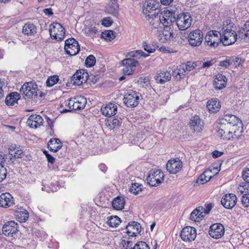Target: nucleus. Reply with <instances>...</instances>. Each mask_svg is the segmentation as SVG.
<instances>
[{
    "label": "nucleus",
    "mask_w": 249,
    "mask_h": 249,
    "mask_svg": "<svg viewBox=\"0 0 249 249\" xmlns=\"http://www.w3.org/2000/svg\"><path fill=\"white\" fill-rule=\"evenodd\" d=\"M233 23L230 20H227L223 23V37L222 43L225 46H228L234 44L237 39L236 33L231 29Z\"/></svg>",
    "instance_id": "1"
},
{
    "label": "nucleus",
    "mask_w": 249,
    "mask_h": 249,
    "mask_svg": "<svg viewBox=\"0 0 249 249\" xmlns=\"http://www.w3.org/2000/svg\"><path fill=\"white\" fill-rule=\"evenodd\" d=\"M243 128L238 127L237 130H232L221 124H220L219 129L217 131L216 135L223 140H230L231 139H238L242 135Z\"/></svg>",
    "instance_id": "2"
},
{
    "label": "nucleus",
    "mask_w": 249,
    "mask_h": 249,
    "mask_svg": "<svg viewBox=\"0 0 249 249\" xmlns=\"http://www.w3.org/2000/svg\"><path fill=\"white\" fill-rule=\"evenodd\" d=\"M220 124L225 125L232 130H237L239 127L242 128L241 122L238 118L232 114H226L220 120Z\"/></svg>",
    "instance_id": "3"
},
{
    "label": "nucleus",
    "mask_w": 249,
    "mask_h": 249,
    "mask_svg": "<svg viewBox=\"0 0 249 249\" xmlns=\"http://www.w3.org/2000/svg\"><path fill=\"white\" fill-rule=\"evenodd\" d=\"M164 177V175L161 170H151L149 172L146 180L150 186H156L163 182Z\"/></svg>",
    "instance_id": "4"
},
{
    "label": "nucleus",
    "mask_w": 249,
    "mask_h": 249,
    "mask_svg": "<svg viewBox=\"0 0 249 249\" xmlns=\"http://www.w3.org/2000/svg\"><path fill=\"white\" fill-rule=\"evenodd\" d=\"M221 42V34L217 31H210L205 36V44L207 46L215 48Z\"/></svg>",
    "instance_id": "5"
},
{
    "label": "nucleus",
    "mask_w": 249,
    "mask_h": 249,
    "mask_svg": "<svg viewBox=\"0 0 249 249\" xmlns=\"http://www.w3.org/2000/svg\"><path fill=\"white\" fill-rule=\"evenodd\" d=\"M176 18L174 14L170 11L167 10L161 13L159 17H155L154 21H156L157 23L160 22L161 23L164 28L171 27L172 23L175 22Z\"/></svg>",
    "instance_id": "6"
},
{
    "label": "nucleus",
    "mask_w": 249,
    "mask_h": 249,
    "mask_svg": "<svg viewBox=\"0 0 249 249\" xmlns=\"http://www.w3.org/2000/svg\"><path fill=\"white\" fill-rule=\"evenodd\" d=\"M175 21L178 29L184 31L188 29L191 25L192 19L188 13H181L178 15Z\"/></svg>",
    "instance_id": "7"
},
{
    "label": "nucleus",
    "mask_w": 249,
    "mask_h": 249,
    "mask_svg": "<svg viewBox=\"0 0 249 249\" xmlns=\"http://www.w3.org/2000/svg\"><path fill=\"white\" fill-rule=\"evenodd\" d=\"M49 32L52 38L57 40H62L65 34L64 28L57 22L53 23L50 25Z\"/></svg>",
    "instance_id": "8"
},
{
    "label": "nucleus",
    "mask_w": 249,
    "mask_h": 249,
    "mask_svg": "<svg viewBox=\"0 0 249 249\" xmlns=\"http://www.w3.org/2000/svg\"><path fill=\"white\" fill-rule=\"evenodd\" d=\"M37 86L35 83L27 82L24 83L21 87L20 91L22 92L28 98L37 95Z\"/></svg>",
    "instance_id": "9"
},
{
    "label": "nucleus",
    "mask_w": 249,
    "mask_h": 249,
    "mask_svg": "<svg viewBox=\"0 0 249 249\" xmlns=\"http://www.w3.org/2000/svg\"><path fill=\"white\" fill-rule=\"evenodd\" d=\"M65 50L66 53L71 56L77 54L80 51V46L74 38H69L65 41Z\"/></svg>",
    "instance_id": "10"
},
{
    "label": "nucleus",
    "mask_w": 249,
    "mask_h": 249,
    "mask_svg": "<svg viewBox=\"0 0 249 249\" xmlns=\"http://www.w3.org/2000/svg\"><path fill=\"white\" fill-rule=\"evenodd\" d=\"M203 39V34L199 29L191 32L188 36V41L192 46H199L201 45Z\"/></svg>",
    "instance_id": "11"
},
{
    "label": "nucleus",
    "mask_w": 249,
    "mask_h": 249,
    "mask_svg": "<svg viewBox=\"0 0 249 249\" xmlns=\"http://www.w3.org/2000/svg\"><path fill=\"white\" fill-rule=\"evenodd\" d=\"M196 231L192 227H186L181 231L180 237L184 242H192L196 239Z\"/></svg>",
    "instance_id": "12"
},
{
    "label": "nucleus",
    "mask_w": 249,
    "mask_h": 249,
    "mask_svg": "<svg viewBox=\"0 0 249 249\" xmlns=\"http://www.w3.org/2000/svg\"><path fill=\"white\" fill-rule=\"evenodd\" d=\"M122 64L124 66L123 71L126 75L133 73L134 68L139 65L138 61L133 58H125L122 61Z\"/></svg>",
    "instance_id": "13"
},
{
    "label": "nucleus",
    "mask_w": 249,
    "mask_h": 249,
    "mask_svg": "<svg viewBox=\"0 0 249 249\" xmlns=\"http://www.w3.org/2000/svg\"><path fill=\"white\" fill-rule=\"evenodd\" d=\"M88 76V73L84 70H80L72 75L71 81L74 85L80 86L87 81Z\"/></svg>",
    "instance_id": "14"
},
{
    "label": "nucleus",
    "mask_w": 249,
    "mask_h": 249,
    "mask_svg": "<svg viewBox=\"0 0 249 249\" xmlns=\"http://www.w3.org/2000/svg\"><path fill=\"white\" fill-rule=\"evenodd\" d=\"M182 167V162L178 158L170 160L166 164V169L170 173L176 174Z\"/></svg>",
    "instance_id": "15"
},
{
    "label": "nucleus",
    "mask_w": 249,
    "mask_h": 249,
    "mask_svg": "<svg viewBox=\"0 0 249 249\" xmlns=\"http://www.w3.org/2000/svg\"><path fill=\"white\" fill-rule=\"evenodd\" d=\"M18 231V224L14 221L7 222L2 227V232L7 236L12 237Z\"/></svg>",
    "instance_id": "16"
},
{
    "label": "nucleus",
    "mask_w": 249,
    "mask_h": 249,
    "mask_svg": "<svg viewBox=\"0 0 249 249\" xmlns=\"http://www.w3.org/2000/svg\"><path fill=\"white\" fill-rule=\"evenodd\" d=\"M139 102V96L137 93L132 91L125 95L124 103L128 107H135Z\"/></svg>",
    "instance_id": "17"
},
{
    "label": "nucleus",
    "mask_w": 249,
    "mask_h": 249,
    "mask_svg": "<svg viewBox=\"0 0 249 249\" xmlns=\"http://www.w3.org/2000/svg\"><path fill=\"white\" fill-rule=\"evenodd\" d=\"M222 205L226 209H231L236 204L237 198L233 194H227L225 195L221 200Z\"/></svg>",
    "instance_id": "18"
},
{
    "label": "nucleus",
    "mask_w": 249,
    "mask_h": 249,
    "mask_svg": "<svg viewBox=\"0 0 249 249\" xmlns=\"http://www.w3.org/2000/svg\"><path fill=\"white\" fill-rule=\"evenodd\" d=\"M225 232L223 226L220 223L212 225L209 230L210 235L215 239H219L224 235Z\"/></svg>",
    "instance_id": "19"
},
{
    "label": "nucleus",
    "mask_w": 249,
    "mask_h": 249,
    "mask_svg": "<svg viewBox=\"0 0 249 249\" xmlns=\"http://www.w3.org/2000/svg\"><path fill=\"white\" fill-rule=\"evenodd\" d=\"M190 127L194 132L198 133L202 130L203 122L197 115H195L190 119Z\"/></svg>",
    "instance_id": "20"
},
{
    "label": "nucleus",
    "mask_w": 249,
    "mask_h": 249,
    "mask_svg": "<svg viewBox=\"0 0 249 249\" xmlns=\"http://www.w3.org/2000/svg\"><path fill=\"white\" fill-rule=\"evenodd\" d=\"M43 119L39 115L33 114L30 116L27 121V125L31 128H36L42 125Z\"/></svg>",
    "instance_id": "21"
},
{
    "label": "nucleus",
    "mask_w": 249,
    "mask_h": 249,
    "mask_svg": "<svg viewBox=\"0 0 249 249\" xmlns=\"http://www.w3.org/2000/svg\"><path fill=\"white\" fill-rule=\"evenodd\" d=\"M101 111L103 115L106 117H111L116 114L117 111V107L114 104L111 103L104 104L101 108Z\"/></svg>",
    "instance_id": "22"
},
{
    "label": "nucleus",
    "mask_w": 249,
    "mask_h": 249,
    "mask_svg": "<svg viewBox=\"0 0 249 249\" xmlns=\"http://www.w3.org/2000/svg\"><path fill=\"white\" fill-rule=\"evenodd\" d=\"M140 224L135 221L130 222L126 227V232L129 236H136L141 231Z\"/></svg>",
    "instance_id": "23"
},
{
    "label": "nucleus",
    "mask_w": 249,
    "mask_h": 249,
    "mask_svg": "<svg viewBox=\"0 0 249 249\" xmlns=\"http://www.w3.org/2000/svg\"><path fill=\"white\" fill-rule=\"evenodd\" d=\"M212 172V171L211 169H207L205 170L198 177L196 183L194 184V186L196 187L200 185L203 184L209 181L213 177V176L211 175Z\"/></svg>",
    "instance_id": "24"
},
{
    "label": "nucleus",
    "mask_w": 249,
    "mask_h": 249,
    "mask_svg": "<svg viewBox=\"0 0 249 249\" xmlns=\"http://www.w3.org/2000/svg\"><path fill=\"white\" fill-rule=\"evenodd\" d=\"M14 204L13 197L8 193H2L0 195V206L8 207Z\"/></svg>",
    "instance_id": "25"
},
{
    "label": "nucleus",
    "mask_w": 249,
    "mask_h": 249,
    "mask_svg": "<svg viewBox=\"0 0 249 249\" xmlns=\"http://www.w3.org/2000/svg\"><path fill=\"white\" fill-rule=\"evenodd\" d=\"M157 4L152 0H149L143 3L142 6V12L146 16H153L154 14L150 15V13L157 9Z\"/></svg>",
    "instance_id": "26"
},
{
    "label": "nucleus",
    "mask_w": 249,
    "mask_h": 249,
    "mask_svg": "<svg viewBox=\"0 0 249 249\" xmlns=\"http://www.w3.org/2000/svg\"><path fill=\"white\" fill-rule=\"evenodd\" d=\"M227 84V79L226 77L218 73L215 75L214 86L216 89L220 90L224 88Z\"/></svg>",
    "instance_id": "27"
},
{
    "label": "nucleus",
    "mask_w": 249,
    "mask_h": 249,
    "mask_svg": "<svg viewBox=\"0 0 249 249\" xmlns=\"http://www.w3.org/2000/svg\"><path fill=\"white\" fill-rule=\"evenodd\" d=\"M171 78V74L169 71H161L154 77L156 82L160 84H163L170 81Z\"/></svg>",
    "instance_id": "28"
},
{
    "label": "nucleus",
    "mask_w": 249,
    "mask_h": 249,
    "mask_svg": "<svg viewBox=\"0 0 249 249\" xmlns=\"http://www.w3.org/2000/svg\"><path fill=\"white\" fill-rule=\"evenodd\" d=\"M174 37L173 33L171 27L164 28L160 34V40L162 43L170 41Z\"/></svg>",
    "instance_id": "29"
},
{
    "label": "nucleus",
    "mask_w": 249,
    "mask_h": 249,
    "mask_svg": "<svg viewBox=\"0 0 249 249\" xmlns=\"http://www.w3.org/2000/svg\"><path fill=\"white\" fill-rule=\"evenodd\" d=\"M203 208L199 207L195 209L190 214V219L192 221L199 222L201 220L202 218L204 216V213L202 210Z\"/></svg>",
    "instance_id": "30"
},
{
    "label": "nucleus",
    "mask_w": 249,
    "mask_h": 249,
    "mask_svg": "<svg viewBox=\"0 0 249 249\" xmlns=\"http://www.w3.org/2000/svg\"><path fill=\"white\" fill-rule=\"evenodd\" d=\"M62 143L58 139H52L48 143V147L49 150L54 152H57L62 147Z\"/></svg>",
    "instance_id": "31"
},
{
    "label": "nucleus",
    "mask_w": 249,
    "mask_h": 249,
    "mask_svg": "<svg viewBox=\"0 0 249 249\" xmlns=\"http://www.w3.org/2000/svg\"><path fill=\"white\" fill-rule=\"evenodd\" d=\"M119 5L116 0H111L106 7V11L113 16H116L118 12Z\"/></svg>",
    "instance_id": "32"
},
{
    "label": "nucleus",
    "mask_w": 249,
    "mask_h": 249,
    "mask_svg": "<svg viewBox=\"0 0 249 249\" xmlns=\"http://www.w3.org/2000/svg\"><path fill=\"white\" fill-rule=\"evenodd\" d=\"M207 106L209 111L212 112L218 111L221 107L220 103L217 99H212L208 101Z\"/></svg>",
    "instance_id": "33"
},
{
    "label": "nucleus",
    "mask_w": 249,
    "mask_h": 249,
    "mask_svg": "<svg viewBox=\"0 0 249 249\" xmlns=\"http://www.w3.org/2000/svg\"><path fill=\"white\" fill-rule=\"evenodd\" d=\"M19 98L20 95L16 92H13L6 96L5 102L8 106H13Z\"/></svg>",
    "instance_id": "34"
},
{
    "label": "nucleus",
    "mask_w": 249,
    "mask_h": 249,
    "mask_svg": "<svg viewBox=\"0 0 249 249\" xmlns=\"http://www.w3.org/2000/svg\"><path fill=\"white\" fill-rule=\"evenodd\" d=\"M75 110L83 109L87 104V99L82 96L74 97Z\"/></svg>",
    "instance_id": "35"
},
{
    "label": "nucleus",
    "mask_w": 249,
    "mask_h": 249,
    "mask_svg": "<svg viewBox=\"0 0 249 249\" xmlns=\"http://www.w3.org/2000/svg\"><path fill=\"white\" fill-rule=\"evenodd\" d=\"M22 33L28 36L33 35L36 33V28L33 24L26 23L23 26Z\"/></svg>",
    "instance_id": "36"
},
{
    "label": "nucleus",
    "mask_w": 249,
    "mask_h": 249,
    "mask_svg": "<svg viewBox=\"0 0 249 249\" xmlns=\"http://www.w3.org/2000/svg\"><path fill=\"white\" fill-rule=\"evenodd\" d=\"M124 199L120 196H118L114 199L112 203V206L113 209L116 210H120L124 208Z\"/></svg>",
    "instance_id": "37"
},
{
    "label": "nucleus",
    "mask_w": 249,
    "mask_h": 249,
    "mask_svg": "<svg viewBox=\"0 0 249 249\" xmlns=\"http://www.w3.org/2000/svg\"><path fill=\"white\" fill-rule=\"evenodd\" d=\"M107 223L109 227H117L121 223V220L117 216H111L108 218Z\"/></svg>",
    "instance_id": "38"
},
{
    "label": "nucleus",
    "mask_w": 249,
    "mask_h": 249,
    "mask_svg": "<svg viewBox=\"0 0 249 249\" xmlns=\"http://www.w3.org/2000/svg\"><path fill=\"white\" fill-rule=\"evenodd\" d=\"M101 37L107 41H111L115 37L114 32L111 30H107L102 32Z\"/></svg>",
    "instance_id": "39"
},
{
    "label": "nucleus",
    "mask_w": 249,
    "mask_h": 249,
    "mask_svg": "<svg viewBox=\"0 0 249 249\" xmlns=\"http://www.w3.org/2000/svg\"><path fill=\"white\" fill-rule=\"evenodd\" d=\"M142 185L138 183H132L131 186L129 188V191L134 194L137 195L142 191Z\"/></svg>",
    "instance_id": "40"
},
{
    "label": "nucleus",
    "mask_w": 249,
    "mask_h": 249,
    "mask_svg": "<svg viewBox=\"0 0 249 249\" xmlns=\"http://www.w3.org/2000/svg\"><path fill=\"white\" fill-rule=\"evenodd\" d=\"M185 74V70L184 68L182 69H175L172 73L173 77H176L177 79H180L182 76Z\"/></svg>",
    "instance_id": "41"
},
{
    "label": "nucleus",
    "mask_w": 249,
    "mask_h": 249,
    "mask_svg": "<svg viewBox=\"0 0 249 249\" xmlns=\"http://www.w3.org/2000/svg\"><path fill=\"white\" fill-rule=\"evenodd\" d=\"M147 244L144 242H139L133 248H125L124 249H149Z\"/></svg>",
    "instance_id": "42"
},
{
    "label": "nucleus",
    "mask_w": 249,
    "mask_h": 249,
    "mask_svg": "<svg viewBox=\"0 0 249 249\" xmlns=\"http://www.w3.org/2000/svg\"><path fill=\"white\" fill-rule=\"evenodd\" d=\"M59 80V77L57 75H53L49 77L46 81V85L48 87H51L57 83Z\"/></svg>",
    "instance_id": "43"
},
{
    "label": "nucleus",
    "mask_w": 249,
    "mask_h": 249,
    "mask_svg": "<svg viewBox=\"0 0 249 249\" xmlns=\"http://www.w3.org/2000/svg\"><path fill=\"white\" fill-rule=\"evenodd\" d=\"M95 62V57L94 55L91 54L87 57L85 64L87 67H91L94 65Z\"/></svg>",
    "instance_id": "44"
},
{
    "label": "nucleus",
    "mask_w": 249,
    "mask_h": 249,
    "mask_svg": "<svg viewBox=\"0 0 249 249\" xmlns=\"http://www.w3.org/2000/svg\"><path fill=\"white\" fill-rule=\"evenodd\" d=\"M7 171L6 168L0 164V182L2 181L6 177Z\"/></svg>",
    "instance_id": "45"
},
{
    "label": "nucleus",
    "mask_w": 249,
    "mask_h": 249,
    "mask_svg": "<svg viewBox=\"0 0 249 249\" xmlns=\"http://www.w3.org/2000/svg\"><path fill=\"white\" fill-rule=\"evenodd\" d=\"M243 30L244 33H242L243 35L241 36V38L245 39L247 37H249V21L246 22Z\"/></svg>",
    "instance_id": "46"
},
{
    "label": "nucleus",
    "mask_w": 249,
    "mask_h": 249,
    "mask_svg": "<svg viewBox=\"0 0 249 249\" xmlns=\"http://www.w3.org/2000/svg\"><path fill=\"white\" fill-rule=\"evenodd\" d=\"M10 155L14 158H21L24 155V154L23 150L19 147V148L16 150L14 152H10Z\"/></svg>",
    "instance_id": "47"
},
{
    "label": "nucleus",
    "mask_w": 249,
    "mask_h": 249,
    "mask_svg": "<svg viewBox=\"0 0 249 249\" xmlns=\"http://www.w3.org/2000/svg\"><path fill=\"white\" fill-rule=\"evenodd\" d=\"M242 203L244 207L249 206V194H245L242 198Z\"/></svg>",
    "instance_id": "48"
},
{
    "label": "nucleus",
    "mask_w": 249,
    "mask_h": 249,
    "mask_svg": "<svg viewBox=\"0 0 249 249\" xmlns=\"http://www.w3.org/2000/svg\"><path fill=\"white\" fill-rule=\"evenodd\" d=\"M215 62V60L214 59H211L210 60H208L205 62H204L202 64L201 67L202 68H208L212 66Z\"/></svg>",
    "instance_id": "49"
},
{
    "label": "nucleus",
    "mask_w": 249,
    "mask_h": 249,
    "mask_svg": "<svg viewBox=\"0 0 249 249\" xmlns=\"http://www.w3.org/2000/svg\"><path fill=\"white\" fill-rule=\"evenodd\" d=\"M142 48L149 53H153L155 51V49H152L151 47L145 41L142 43Z\"/></svg>",
    "instance_id": "50"
},
{
    "label": "nucleus",
    "mask_w": 249,
    "mask_h": 249,
    "mask_svg": "<svg viewBox=\"0 0 249 249\" xmlns=\"http://www.w3.org/2000/svg\"><path fill=\"white\" fill-rule=\"evenodd\" d=\"M242 178L246 182L249 183V168H247L243 171Z\"/></svg>",
    "instance_id": "51"
},
{
    "label": "nucleus",
    "mask_w": 249,
    "mask_h": 249,
    "mask_svg": "<svg viewBox=\"0 0 249 249\" xmlns=\"http://www.w3.org/2000/svg\"><path fill=\"white\" fill-rule=\"evenodd\" d=\"M112 23V20L109 17L104 18L102 21V25L106 27L110 26Z\"/></svg>",
    "instance_id": "52"
},
{
    "label": "nucleus",
    "mask_w": 249,
    "mask_h": 249,
    "mask_svg": "<svg viewBox=\"0 0 249 249\" xmlns=\"http://www.w3.org/2000/svg\"><path fill=\"white\" fill-rule=\"evenodd\" d=\"M194 64L195 63H194L188 62L185 64V67L183 68H184L185 71H191L192 70L195 68L196 65L195 64V65H194Z\"/></svg>",
    "instance_id": "53"
},
{
    "label": "nucleus",
    "mask_w": 249,
    "mask_h": 249,
    "mask_svg": "<svg viewBox=\"0 0 249 249\" xmlns=\"http://www.w3.org/2000/svg\"><path fill=\"white\" fill-rule=\"evenodd\" d=\"M231 64V62L230 60L226 59L224 61H220L219 64V66L225 68H228Z\"/></svg>",
    "instance_id": "54"
},
{
    "label": "nucleus",
    "mask_w": 249,
    "mask_h": 249,
    "mask_svg": "<svg viewBox=\"0 0 249 249\" xmlns=\"http://www.w3.org/2000/svg\"><path fill=\"white\" fill-rule=\"evenodd\" d=\"M122 244L123 245L124 247H125V246H126L125 248H132V241L131 240H130L129 239H128L127 240H123L122 241Z\"/></svg>",
    "instance_id": "55"
},
{
    "label": "nucleus",
    "mask_w": 249,
    "mask_h": 249,
    "mask_svg": "<svg viewBox=\"0 0 249 249\" xmlns=\"http://www.w3.org/2000/svg\"><path fill=\"white\" fill-rule=\"evenodd\" d=\"M137 57H143L144 58L149 56L148 54L145 53L142 51L139 50L135 51Z\"/></svg>",
    "instance_id": "56"
},
{
    "label": "nucleus",
    "mask_w": 249,
    "mask_h": 249,
    "mask_svg": "<svg viewBox=\"0 0 249 249\" xmlns=\"http://www.w3.org/2000/svg\"><path fill=\"white\" fill-rule=\"evenodd\" d=\"M213 206L212 205L211 203L208 204L206 206L205 208H203V210H202L203 212L204 213V215L205 214L209 213L211 210L212 209Z\"/></svg>",
    "instance_id": "57"
},
{
    "label": "nucleus",
    "mask_w": 249,
    "mask_h": 249,
    "mask_svg": "<svg viewBox=\"0 0 249 249\" xmlns=\"http://www.w3.org/2000/svg\"><path fill=\"white\" fill-rule=\"evenodd\" d=\"M19 147L20 146L18 145L11 144L9 148V154H10V152H14L16 150L19 148Z\"/></svg>",
    "instance_id": "58"
},
{
    "label": "nucleus",
    "mask_w": 249,
    "mask_h": 249,
    "mask_svg": "<svg viewBox=\"0 0 249 249\" xmlns=\"http://www.w3.org/2000/svg\"><path fill=\"white\" fill-rule=\"evenodd\" d=\"M121 124L122 121L117 119H114L112 121V125L114 127L120 126Z\"/></svg>",
    "instance_id": "59"
},
{
    "label": "nucleus",
    "mask_w": 249,
    "mask_h": 249,
    "mask_svg": "<svg viewBox=\"0 0 249 249\" xmlns=\"http://www.w3.org/2000/svg\"><path fill=\"white\" fill-rule=\"evenodd\" d=\"M68 106L69 107L70 109L71 110H75V102H74V98L72 99H70Z\"/></svg>",
    "instance_id": "60"
},
{
    "label": "nucleus",
    "mask_w": 249,
    "mask_h": 249,
    "mask_svg": "<svg viewBox=\"0 0 249 249\" xmlns=\"http://www.w3.org/2000/svg\"><path fill=\"white\" fill-rule=\"evenodd\" d=\"M223 154V153L222 152H220L217 150H215L213 152V157L214 158H216L221 156Z\"/></svg>",
    "instance_id": "61"
},
{
    "label": "nucleus",
    "mask_w": 249,
    "mask_h": 249,
    "mask_svg": "<svg viewBox=\"0 0 249 249\" xmlns=\"http://www.w3.org/2000/svg\"><path fill=\"white\" fill-rule=\"evenodd\" d=\"M155 19V18H152L151 21H150V23L152 25L153 27L154 28H157L158 27V25L160 23V22L157 23L156 21H154V20Z\"/></svg>",
    "instance_id": "62"
},
{
    "label": "nucleus",
    "mask_w": 249,
    "mask_h": 249,
    "mask_svg": "<svg viewBox=\"0 0 249 249\" xmlns=\"http://www.w3.org/2000/svg\"><path fill=\"white\" fill-rule=\"evenodd\" d=\"M4 86V82L3 81H0V99H1L4 95L2 90V87Z\"/></svg>",
    "instance_id": "63"
},
{
    "label": "nucleus",
    "mask_w": 249,
    "mask_h": 249,
    "mask_svg": "<svg viewBox=\"0 0 249 249\" xmlns=\"http://www.w3.org/2000/svg\"><path fill=\"white\" fill-rule=\"evenodd\" d=\"M173 1L174 0H160L161 3L165 5H170Z\"/></svg>",
    "instance_id": "64"
}]
</instances>
